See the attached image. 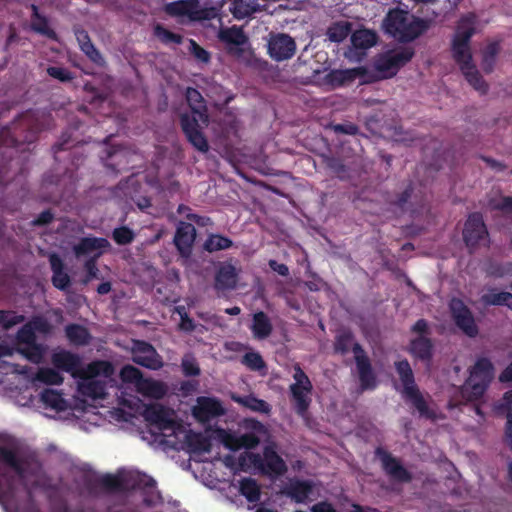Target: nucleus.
I'll return each instance as SVG.
<instances>
[{
    "label": "nucleus",
    "instance_id": "f257e3e1",
    "mask_svg": "<svg viewBox=\"0 0 512 512\" xmlns=\"http://www.w3.org/2000/svg\"><path fill=\"white\" fill-rule=\"evenodd\" d=\"M439 16L434 9L427 10L424 18L416 17L407 11L391 10L383 22L386 33L394 38L406 42L412 41L422 35Z\"/></svg>",
    "mask_w": 512,
    "mask_h": 512
},
{
    "label": "nucleus",
    "instance_id": "f03ea898",
    "mask_svg": "<svg viewBox=\"0 0 512 512\" xmlns=\"http://www.w3.org/2000/svg\"><path fill=\"white\" fill-rule=\"evenodd\" d=\"M474 25L475 17L473 15H467L459 21L452 41V51L468 82L476 90L485 92L486 85L475 67L471 64L469 40L474 34Z\"/></svg>",
    "mask_w": 512,
    "mask_h": 512
},
{
    "label": "nucleus",
    "instance_id": "7ed1b4c3",
    "mask_svg": "<svg viewBox=\"0 0 512 512\" xmlns=\"http://www.w3.org/2000/svg\"><path fill=\"white\" fill-rule=\"evenodd\" d=\"M186 98L191 108V116L184 115L182 117L183 130L192 145L199 151L204 152L208 149V144L201 133V129L207 126L208 117L203 98L193 88L187 89Z\"/></svg>",
    "mask_w": 512,
    "mask_h": 512
},
{
    "label": "nucleus",
    "instance_id": "20e7f679",
    "mask_svg": "<svg viewBox=\"0 0 512 512\" xmlns=\"http://www.w3.org/2000/svg\"><path fill=\"white\" fill-rule=\"evenodd\" d=\"M165 11L180 23L201 21L211 19L217 16V9L214 7L203 6L198 0H181L169 3Z\"/></svg>",
    "mask_w": 512,
    "mask_h": 512
},
{
    "label": "nucleus",
    "instance_id": "39448f33",
    "mask_svg": "<svg viewBox=\"0 0 512 512\" xmlns=\"http://www.w3.org/2000/svg\"><path fill=\"white\" fill-rule=\"evenodd\" d=\"M413 55L414 50L410 47H397L382 53L374 64L378 77L383 79L393 77L411 60Z\"/></svg>",
    "mask_w": 512,
    "mask_h": 512
},
{
    "label": "nucleus",
    "instance_id": "423d86ee",
    "mask_svg": "<svg viewBox=\"0 0 512 512\" xmlns=\"http://www.w3.org/2000/svg\"><path fill=\"white\" fill-rule=\"evenodd\" d=\"M218 36L225 43L229 53L242 61L248 62L250 60L252 52L247 38L240 28L234 26L222 29Z\"/></svg>",
    "mask_w": 512,
    "mask_h": 512
},
{
    "label": "nucleus",
    "instance_id": "0eeeda50",
    "mask_svg": "<svg viewBox=\"0 0 512 512\" xmlns=\"http://www.w3.org/2000/svg\"><path fill=\"white\" fill-rule=\"evenodd\" d=\"M463 239L465 244L471 249L488 244V232L483 217L479 213L471 214L466 220Z\"/></svg>",
    "mask_w": 512,
    "mask_h": 512
},
{
    "label": "nucleus",
    "instance_id": "6e6552de",
    "mask_svg": "<svg viewBox=\"0 0 512 512\" xmlns=\"http://www.w3.org/2000/svg\"><path fill=\"white\" fill-rule=\"evenodd\" d=\"M377 42L376 34L368 29H360L351 35V47L346 52V57L351 61H360L366 50Z\"/></svg>",
    "mask_w": 512,
    "mask_h": 512
},
{
    "label": "nucleus",
    "instance_id": "1a4fd4ad",
    "mask_svg": "<svg viewBox=\"0 0 512 512\" xmlns=\"http://www.w3.org/2000/svg\"><path fill=\"white\" fill-rule=\"evenodd\" d=\"M295 50V41L287 34L273 35L268 42L269 54L277 61L291 58L294 55Z\"/></svg>",
    "mask_w": 512,
    "mask_h": 512
},
{
    "label": "nucleus",
    "instance_id": "9d476101",
    "mask_svg": "<svg viewBox=\"0 0 512 512\" xmlns=\"http://www.w3.org/2000/svg\"><path fill=\"white\" fill-rule=\"evenodd\" d=\"M110 244L105 238L85 237L75 247L76 254L100 256L108 253Z\"/></svg>",
    "mask_w": 512,
    "mask_h": 512
},
{
    "label": "nucleus",
    "instance_id": "9b49d317",
    "mask_svg": "<svg viewBox=\"0 0 512 512\" xmlns=\"http://www.w3.org/2000/svg\"><path fill=\"white\" fill-rule=\"evenodd\" d=\"M196 230L191 223L180 222L174 237V243L181 254H189L195 241Z\"/></svg>",
    "mask_w": 512,
    "mask_h": 512
},
{
    "label": "nucleus",
    "instance_id": "f8f14e48",
    "mask_svg": "<svg viewBox=\"0 0 512 512\" xmlns=\"http://www.w3.org/2000/svg\"><path fill=\"white\" fill-rule=\"evenodd\" d=\"M364 69L362 67L344 70H333L325 75V84L331 88L344 85L358 77H362Z\"/></svg>",
    "mask_w": 512,
    "mask_h": 512
},
{
    "label": "nucleus",
    "instance_id": "ddd939ff",
    "mask_svg": "<svg viewBox=\"0 0 512 512\" xmlns=\"http://www.w3.org/2000/svg\"><path fill=\"white\" fill-rule=\"evenodd\" d=\"M265 9L266 5L260 0H235L230 7L233 16L239 20Z\"/></svg>",
    "mask_w": 512,
    "mask_h": 512
},
{
    "label": "nucleus",
    "instance_id": "4468645a",
    "mask_svg": "<svg viewBox=\"0 0 512 512\" xmlns=\"http://www.w3.org/2000/svg\"><path fill=\"white\" fill-rule=\"evenodd\" d=\"M231 246H232V241L229 238L224 237L219 234L210 235L206 239V241L204 242V245H203L204 250L209 253L225 250Z\"/></svg>",
    "mask_w": 512,
    "mask_h": 512
},
{
    "label": "nucleus",
    "instance_id": "2eb2a0df",
    "mask_svg": "<svg viewBox=\"0 0 512 512\" xmlns=\"http://www.w3.org/2000/svg\"><path fill=\"white\" fill-rule=\"evenodd\" d=\"M350 32V25L348 22H339L333 24L327 32L329 39L333 42H341Z\"/></svg>",
    "mask_w": 512,
    "mask_h": 512
},
{
    "label": "nucleus",
    "instance_id": "dca6fc26",
    "mask_svg": "<svg viewBox=\"0 0 512 512\" xmlns=\"http://www.w3.org/2000/svg\"><path fill=\"white\" fill-rule=\"evenodd\" d=\"M77 40L80 44L82 51L94 62H99L101 57L90 42L88 35L85 32L77 33Z\"/></svg>",
    "mask_w": 512,
    "mask_h": 512
},
{
    "label": "nucleus",
    "instance_id": "f3484780",
    "mask_svg": "<svg viewBox=\"0 0 512 512\" xmlns=\"http://www.w3.org/2000/svg\"><path fill=\"white\" fill-rule=\"evenodd\" d=\"M488 206L491 209L509 213L512 212V198L497 194L489 200Z\"/></svg>",
    "mask_w": 512,
    "mask_h": 512
},
{
    "label": "nucleus",
    "instance_id": "a211bd4d",
    "mask_svg": "<svg viewBox=\"0 0 512 512\" xmlns=\"http://www.w3.org/2000/svg\"><path fill=\"white\" fill-rule=\"evenodd\" d=\"M155 36L164 43H179L181 37L177 34L171 33L170 31L157 26L155 27Z\"/></svg>",
    "mask_w": 512,
    "mask_h": 512
},
{
    "label": "nucleus",
    "instance_id": "6ab92c4d",
    "mask_svg": "<svg viewBox=\"0 0 512 512\" xmlns=\"http://www.w3.org/2000/svg\"><path fill=\"white\" fill-rule=\"evenodd\" d=\"M113 238L118 244H127L133 239V233L128 228L121 227L114 230Z\"/></svg>",
    "mask_w": 512,
    "mask_h": 512
},
{
    "label": "nucleus",
    "instance_id": "aec40b11",
    "mask_svg": "<svg viewBox=\"0 0 512 512\" xmlns=\"http://www.w3.org/2000/svg\"><path fill=\"white\" fill-rule=\"evenodd\" d=\"M189 51L200 61L207 62L209 60L208 53L197 45L193 40L189 41Z\"/></svg>",
    "mask_w": 512,
    "mask_h": 512
},
{
    "label": "nucleus",
    "instance_id": "412c9836",
    "mask_svg": "<svg viewBox=\"0 0 512 512\" xmlns=\"http://www.w3.org/2000/svg\"><path fill=\"white\" fill-rule=\"evenodd\" d=\"M33 11H34V19L32 21L33 29L40 33L47 34L49 32V28L47 26L46 21L38 16L37 10L35 7H33Z\"/></svg>",
    "mask_w": 512,
    "mask_h": 512
},
{
    "label": "nucleus",
    "instance_id": "4be33fe9",
    "mask_svg": "<svg viewBox=\"0 0 512 512\" xmlns=\"http://www.w3.org/2000/svg\"><path fill=\"white\" fill-rule=\"evenodd\" d=\"M48 73L52 77L60 79L61 81L70 79L69 72L63 68L51 67L48 69Z\"/></svg>",
    "mask_w": 512,
    "mask_h": 512
},
{
    "label": "nucleus",
    "instance_id": "5701e85b",
    "mask_svg": "<svg viewBox=\"0 0 512 512\" xmlns=\"http://www.w3.org/2000/svg\"><path fill=\"white\" fill-rule=\"evenodd\" d=\"M188 211H189V209L187 207H184V206H180L179 207V213L180 214L185 215L189 220H191L193 222H196L197 224L205 225V219L200 218V217H198L197 215H194V214H189Z\"/></svg>",
    "mask_w": 512,
    "mask_h": 512
},
{
    "label": "nucleus",
    "instance_id": "b1692460",
    "mask_svg": "<svg viewBox=\"0 0 512 512\" xmlns=\"http://www.w3.org/2000/svg\"><path fill=\"white\" fill-rule=\"evenodd\" d=\"M51 219H52L51 213L46 211V212H43L35 222L37 224H46V223L50 222Z\"/></svg>",
    "mask_w": 512,
    "mask_h": 512
},
{
    "label": "nucleus",
    "instance_id": "393cba45",
    "mask_svg": "<svg viewBox=\"0 0 512 512\" xmlns=\"http://www.w3.org/2000/svg\"><path fill=\"white\" fill-rule=\"evenodd\" d=\"M336 131H342V132H345V133H354L356 128L354 126H349L347 129L342 126V125H338L335 127Z\"/></svg>",
    "mask_w": 512,
    "mask_h": 512
},
{
    "label": "nucleus",
    "instance_id": "a878e982",
    "mask_svg": "<svg viewBox=\"0 0 512 512\" xmlns=\"http://www.w3.org/2000/svg\"><path fill=\"white\" fill-rule=\"evenodd\" d=\"M417 4H423L425 6L434 5L436 3V0H413Z\"/></svg>",
    "mask_w": 512,
    "mask_h": 512
},
{
    "label": "nucleus",
    "instance_id": "bb28decb",
    "mask_svg": "<svg viewBox=\"0 0 512 512\" xmlns=\"http://www.w3.org/2000/svg\"><path fill=\"white\" fill-rule=\"evenodd\" d=\"M148 206H149V203H148V201H147V200L145 201V204H139V207H140L141 209H143V208H145V207H148Z\"/></svg>",
    "mask_w": 512,
    "mask_h": 512
}]
</instances>
